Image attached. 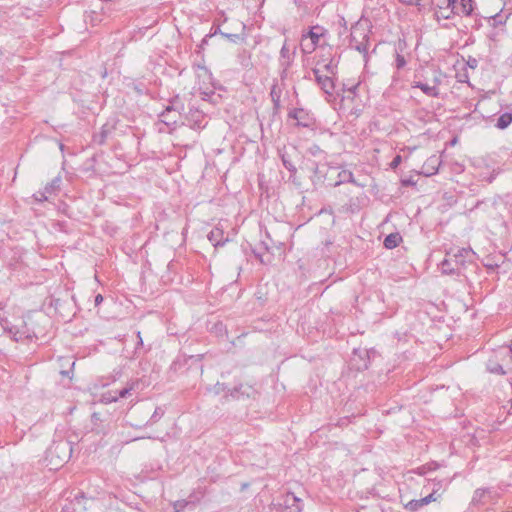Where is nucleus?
Wrapping results in <instances>:
<instances>
[{"mask_svg": "<svg viewBox=\"0 0 512 512\" xmlns=\"http://www.w3.org/2000/svg\"><path fill=\"white\" fill-rule=\"evenodd\" d=\"M371 30L372 24L367 18H360L350 29V47L361 53L366 62Z\"/></svg>", "mask_w": 512, "mask_h": 512, "instance_id": "1", "label": "nucleus"}, {"mask_svg": "<svg viewBox=\"0 0 512 512\" xmlns=\"http://www.w3.org/2000/svg\"><path fill=\"white\" fill-rule=\"evenodd\" d=\"M473 251L466 248H458L455 251L447 252L445 259L440 263L443 274H460L461 268L465 267L468 261H471Z\"/></svg>", "mask_w": 512, "mask_h": 512, "instance_id": "2", "label": "nucleus"}, {"mask_svg": "<svg viewBox=\"0 0 512 512\" xmlns=\"http://www.w3.org/2000/svg\"><path fill=\"white\" fill-rule=\"evenodd\" d=\"M184 110V104L175 96L170 100V104L160 113L161 122L171 130L175 129L181 118V112Z\"/></svg>", "mask_w": 512, "mask_h": 512, "instance_id": "3", "label": "nucleus"}, {"mask_svg": "<svg viewBox=\"0 0 512 512\" xmlns=\"http://www.w3.org/2000/svg\"><path fill=\"white\" fill-rule=\"evenodd\" d=\"M499 498V492L493 487L477 488L473 493L471 505L482 507L486 504H495Z\"/></svg>", "mask_w": 512, "mask_h": 512, "instance_id": "4", "label": "nucleus"}, {"mask_svg": "<svg viewBox=\"0 0 512 512\" xmlns=\"http://www.w3.org/2000/svg\"><path fill=\"white\" fill-rule=\"evenodd\" d=\"M431 83L432 84H430L428 81L415 80L413 81L412 87L419 88L425 95L429 97H439V85L441 84L440 73L434 71Z\"/></svg>", "mask_w": 512, "mask_h": 512, "instance_id": "5", "label": "nucleus"}, {"mask_svg": "<svg viewBox=\"0 0 512 512\" xmlns=\"http://www.w3.org/2000/svg\"><path fill=\"white\" fill-rule=\"evenodd\" d=\"M288 118L296 120V125L311 128L316 124L313 114L304 108H294L288 112Z\"/></svg>", "mask_w": 512, "mask_h": 512, "instance_id": "6", "label": "nucleus"}, {"mask_svg": "<svg viewBox=\"0 0 512 512\" xmlns=\"http://www.w3.org/2000/svg\"><path fill=\"white\" fill-rule=\"evenodd\" d=\"M50 455H56L60 462H66L71 457L72 454V447L70 445V442L66 440H61L58 442H55L49 449Z\"/></svg>", "mask_w": 512, "mask_h": 512, "instance_id": "7", "label": "nucleus"}, {"mask_svg": "<svg viewBox=\"0 0 512 512\" xmlns=\"http://www.w3.org/2000/svg\"><path fill=\"white\" fill-rule=\"evenodd\" d=\"M294 59V52H290L286 41L284 42L283 46L280 50V57H279V66L281 68L280 71V77L281 80H284L287 77L288 70L291 67V64Z\"/></svg>", "mask_w": 512, "mask_h": 512, "instance_id": "8", "label": "nucleus"}, {"mask_svg": "<svg viewBox=\"0 0 512 512\" xmlns=\"http://www.w3.org/2000/svg\"><path fill=\"white\" fill-rule=\"evenodd\" d=\"M312 72L315 76L317 84L324 91V93L327 95H333L335 84L332 77L329 75H322L318 68H314Z\"/></svg>", "mask_w": 512, "mask_h": 512, "instance_id": "9", "label": "nucleus"}, {"mask_svg": "<svg viewBox=\"0 0 512 512\" xmlns=\"http://www.w3.org/2000/svg\"><path fill=\"white\" fill-rule=\"evenodd\" d=\"M492 356L504 366L512 365V344L499 346L493 351Z\"/></svg>", "mask_w": 512, "mask_h": 512, "instance_id": "10", "label": "nucleus"}, {"mask_svg": "<svg viewBox=\"0 0 512 512\" xmlns=\"http://www.w3.org/2000/svg\"><path fill=\"white\" fill-rule=\"evenodd\" d=\"M323 28L320 26H314L308 32V37L311 39V44H302L303 51L306 53H311L317 47L320 38L323 36Z\"/></svg>", "mask_w": 512, "mask_h": 512, "instance_id": "11", "label": "nucleus"}, {"mask_svg": "<svg viewBox=\"0 0 512 512\" xmlns=\"http://www.w3.org/2000/svg\"><path fill=\"white\" fill-rule=\"evenodd\" d=\"M186 120L189 123V126L193 129H200L205 126L204 115L198 109H190L188 115L186 116Z\"/></svg>", "mask_w": 512, "mask_h": 512, "instance_id": "12", "label": "nucleus"}, {"mask_svg": "<svg viewBox=\"0 0 512 512\" xmlns=\"http://www.w3.org/2000/svg\"><path fill=\"white\" fill-rule=\"evenodd\" d=\"M266 236H267V239L268 240H261L260 244H259V248L258 250H253V253L255 255V257L257 259H259V261L262 263V264H266L268 262H270V259H265L264 258V254L260 251V250H264L266 252H270L271 248L273 247L274 245V242L272 241V239L270 238V235L268 232H266Z\"/></svg>", "mask_w": 512, "mask_h": 512, "instance_id": "13", "label": "nucleus"}, {"mask_svg": "<svg viewBox=\"0 0 512 512\" xmlns=\"http://www.w3.org/2000/svg\"><path fill=\"white\" fill-rule=\"evenodd\" d=\"M284 504L292 512H301L303 510V501L294 493L288 492L285 495Z\"/></svg>", "mask_w": 512, "mask_h": 512, "instance_id": "14", "label": "nucleus"}, {"mask_svg": "<svg viewBox=\"0 0 512 512\" xmlns=\"http://www.w3.org/2000/svg\"><path fill=\"white\" fill-rule=\"evenodd\" d=\"M281 95H282V88L280 87L277 80H274V83L270 90V97L271 101L273 103L274 110H279L281 107Z\"/></svg>", "mask_w": 512, "mask_h": 512, "instance_id": "15", "label": "nucleus"}, {"mask_svg": "<svg viewBox=\"0 0 512 512\" xmlns=\"http://www.w3.org/2000/svg\"><path fill=\"white\" fill-rule=\"evenodd\" d=\"M208 240L213 244V246L215 247H218V246H223L226 241L228 240L227 238H224V232L222 229L220 228H214L212 229L209 234H208Z\"/></svg>", "mask_w": 512, "mask_h": 512, "instance_id": "16", "label": "nucleus"}, {"mask_svg": "<svg viewBox=\"0 0 512 512\" xmlns=\"http://www.w3.org/2000/svg\"><path fill=\"white\" fill-rule=\"evenodd\" d=\"M504 365L500 363L496 358H494L492 355L488 359L486 363L487 370L496 375H504L506 374V371L504 370Z\"/></svg>", "mask_w": 512, "mask_h": 512, "instance_id": "17", "label": "nucleus"}, {"mask_svg": "<svg viewBox=\"0 0 512 512\" xmlns=\"http://www.w3.org/2000/svg\"><path fill=\"white\" fill-rule=\"evenodd\" d=\"M252 392H253V388L251 386L240 384L231 390L230 395L233 398H239L240 396L249 397Z\"/></svg>", "mask_w": 512, "mask_h": 512, "instance_id": "18", "label": "nucleus"}, {"mask_svg": "<svg viewBox=\"0 0 512 512\" xmlns=\"http://www.w3.org/2000/svg\"><path fill=\"white\" fill-rule=\"evenodd\" d=\"M111 129L112 128L108 125H103L100 132L93 135V142L98 145H103L106 142L108 135L111 133Z\"/></svg>", "mask_w": 512, "mask_h": 512, "instance_id": "19", "label": "nucleus"}, {"mask_svg": "<svg viewBox=\"0 0 512 512\" xmlns=\"http://www.w3.org/2000/svg\"><path fill=\"white\" fill-rule=\"evenodd\" d=\"M402 241V237L401 235L396 232V233H391L389 235H387L384 239V247L387 248V249H393L395 247H397L400 242Z\"/></svg>", "mask_w": 512, "mask_h": 512, "instance_id": "20", "label": "nucleus"}, {"mask_svg": "<svg viewBox=\"0 0 512 512\" xmlns=\"http://www.w3.org/2000/svg\"><path fill=\"white\" fill-rule=\"evenodd\" d=\"M512 123V112H504L497 119L495 127L504 130Z\"/></svg>", "mask_w": 512, "mask_h": 512, "instance_id": "21", "label": "nucleus"}, {"mask_svg": "<svg viewBox=\"0 0 512 512\" xmlns=\"http://www.w3.org/2000/svg\"><path fill=\"white\" fill-rule=\"evenodd\" d=\"M359 85H360V82H357V83H354L351 85L348 83H344L342 91H343V93H347V95H343L342 98L343 99L347 98V99L353 100V98L357 95V90L359 88Z\"/></svg>", "mask_w": 512, "mask_h": 512, "instance_id": "22", "label": "nucleus"}, {"mask_svg": "<svg viewBox=\"0 0 512 512\" xmlns=\"http://www.w3.org/2000/svg\"><path fill=\"white\" fill-rule=\"evenodd\" d=\"M474 0H460L457 10L465 16H470L474 10Z\"/></svg>", "mask_w": 512, "mask_h": 512, "instance_id": "23", "label": "nucleus"}, {"mask_svg": "<svg viewBox=\"0 0 512 512\" xmlns=\"http://www.w3.org/2000/svg\"><path fill=\"white\" fill-rule=\"evenodd\" d=\"M192 356H178L170 365V370L174 372H178L182 367L187 364L188 359H191Z\"/></svg>", "mask_w": 512, "mask_h": 512, "instance_id": "24", "label": "nucleus"}, {"mask_svg": "<svg viewBox=\"0 0 512 512\" xmlns=\"http://www.w3.org/2000/svg\"><path fill=\"white\" fill-rule=\"evenodd\" d=\"M508 16H504L501 13H497L495 15L487 17L488 22L492 27H498L499 25H504L507 21Z\"/></svg>", "mask_w": 512, "mask_h": 512, "instance_id": "25", "label": "nucleus"}, {"mask_svg": "<svg viewBox=\"0 0 512 512\" xmlns=\"http://www.w3.org/2000/svg\"><path fill=\"white\" fill-rule=\"evenodd\" d=\"M60 183H61V178L60 177H56L54 178L50 183H48L45 187H44V190L50 195L54 194L56 191L59 190L60 188Z\"/></svg>", "mask_w": 512, "mask_h": 512, "instance_id": "26", "label": "nucleus"}, {"mask_svg": "<svg viewBox=\"0 0 512 512\" xmlns=\"http://www.w3.org/2000/svg\"><path fill=\"white\" fill-rule=\"evenodd\" d=\"M456 14H459V11H453V10L447 9L446 7L442 10L439 9V11L435 12V16L438 20L441 18L448 20V19H451Z\"/></svg>", "mask_w": 512, "mask_h": 512, "instance_id": "27", "label": "nucleus"}, {"mask_svg": "<svg viewBox=\"0 0 512 512\" xmlns=\"http://www.w3.org/2000/svg\"><path fill=\"white\" fill-rule=\"evenodd\" d=\"M281 160L284 167L290 172V178L293 177L297 173V168L292 163V161L287 157L286 154L281 155Z\"/></svg>", "mask_w": 512, "mask_h": 512, "instance_id": "28", "label": "nucleus"}, {"mask_svg": "<svg viewBox=\"0 0 512 512\" xmlns=\"http://www.w3.org/2000/svg\"><path fill=\"white\" fill-rule=\"evenodd\" d=\"M423 507L421 499H413L404 505V508L410 512H416Z\"/></svg>", "mask_w": 512, "mask_h": 512, "instance_id": "29", "label": "nucleus"}, {"mask_svg": "<svg viewBox=\"0 0 512 512\" xmlns=\"http://www.w3.org/2000/svg\"><path fill=\"white\" fill-rule=\"evenodd\" d=\"M502 261H497L493 256H487L484 262V266L489 270H495L500 267Z\"/></svg>", "mask_w": 512, "mask_h": 512, "instance_id": "30", "label": "nucleus"}, {"mask_svg": "<svg viewBox=\"0 0 512 512\" xmlns=\"http://www.w3.org/2000/svg\"><path fill=\"white\" fill-rule=\"evenodd\" d=\"M339 177H340V181L336 182V186L339 185L340 183L342 182H352V183H355V180H354V177H353V173L350 172V171H342L339 173Z\"/></svg>", "mask_w": 512, "mask_h": 512, "instance_id": "31", "label": "nucleus"}, {"mask_svg": "<svg viewBox=\"0 0 512 512\" xmlns=\"http://www.w3.org/2000/svg\"><path fill=\"white\" fill-rule=\"evenodd\" d=\"M5 330L8 331L9 334L12 335L13 339L15 341H20L24 338H26L27 336L25 335V332H20L18 329H16L15 327H10L9 329L5 327Z\"/></svg>", "mask_w": 512, "mask_h": 512, "instance_id": "32", "label": "nucleus"}, {"mask_svg": "<svg viewBox=\"0 0 512 512\" xmlns=\"http://www.w3.org/2000/svg\"><path fill=\"white\" fill-rule=\"evenodd\" d=\"M437 466H438L437 463L431 462V463L425 464L421 467H418L415 472L419 475H424L427 473V471L435 470L437 468Z\"/></svg>", "mask_w": 512, "mask_h": 512, "instance_id": "33", "label": "nucleus"}, {"mask_svg": "<svg viewBox=\"0 0 512 512\" xmlns=\"http://www.w3.org/2000/svg\"><path fill=\"white\" fill-rule=\"evenodd\" d=\"M438 163V158L433 156L429 158L425 165H431V171L426 172V175H434L438 172V168L435 166Z\"/></svg>", "mask_w": 512, "mask_h": 512, "instance_id": "34", "label": "nucleus"}, {"mask_svg": "<svg viewBox=\"0 0 512 512\" xmlns=\"http://www.w3.org/2000/svg\"><path fill=\"white\" fill-rule=\"evenodd\" d=\"M324 70L327 72V75L334 76L337 73V63L331 59L329 63L324 65Z\"/></svg>", "mask_w": 512, "mask_h": 512, "instance_id": "35", "label": "nucleus"}, {"mask_svg": "<svg viewBox=\"0 0 512 512\" xmlns=\"http://www.w3.org/2000/svg\"><path fill=\"white\" fill-rule=\"evenodd\" d=\"M163 415H164V411L160 407H157L155 409L154 413L152 414L151 418L147 422V424L156 423Z\"/></svg>", "mask_w": 512, "mask_h": 512, "instance_id": "36", "label": "nucleus"}, {"mask_svg": "<svg viewBox=\"0 0 512 512\" xmlns=\"http://www.w3.org/2000/svg\"><path fill=\"white\" fill-rule=\"evenodd\" d=\"M118 399V393H115V390L109 391L103 395V400L107 403L116 402Z\"/></svg>", "mask_w": 512, "mask_h": 512, "instance_id": "37", "label": "nucleus"}, {"mask_svg": "<svg viewBox=\"0 0 512 512\" xmlns=\"http://www.w3.org/2000/svg\"><path fill=\"white\" fill-rule=\"evenodd\" d=\"M33 197L35 198L36 201L38 202H44V201H47L48 198H49V194L43 189L41 191H37Z\"/></svg>", "mask_w": 512, "mask_h": 512, "instance_id": "38", "label": "nucleus"}, {"mask_svg": "<svg viewBox=\"0 0 512 512\" xmlns=\"http://www.w3.org/2000/svg\"><path fill=\"white\" fill-rule=\"evenodd\" d=\"M406 65V60L403 55L396 53L395 66L398 70L402 69Z\"/></svg>", "mask_w": 512, "mask_h": 512, "instance_id": "39", "label": "nucleus"}, {"mask_svg": "<svg viewBox=\"0 0 512 512\" xmlns=\"http://www.w3.org/2000/svg\"><path fill=\"white\" fill-rule=\"evenodd\" d=\"M132 389H133V386L124 387L122 389L115 390V393H118L119 399L120 398H125V397H127L130 394Z\"/></svg>", "mask_w": 512, "mask_h": 512, "instance_id": "40", "label": "nucleus"}, {"mask_svg": "<svg viewBox=\"0 0 512 512\" xmlns=\"http://www.w3.org/2000/svg\"><path fill=\"white\" fill-rule=\"evenodd\" d=\"M434 495H435V491H433L432 493H430L426 497L421 498V501L423 502V505L426 506L429 503H431L433 501H436V498L434 497Z\"/></svg>", "mask_w": 512, "mask_h": 512, "instance_id": "41", "label": "nucleus"}, {"mask_svg": "<svg viewBox=\"0 0 512 512\" xmlns=\"http://www.w3.org/2000/svg\"><path fill=\"white\" fill-rule=\"evenodd\" d=\"M189 503L186 500L177 501L174 504L175 512H180L183 510Z\"/></svg>", "mask_w": 512, "mask_h": 512, "instance_id": "42", "label": "nucleus"}, {"mask_svg": "<svg viewBox=\"0 0 512 512\" xmlns=\"http://www.w3.org/2000/svg\"><path fill=\"white\" fill-rule=\"evenodd\" d=\"M457 1L458 0H444V2L446 3V8L453 11H456L458 9Z\"/></svg>", "mask_w": 512, "mask_h": 512, "instance_id": "43", "label": "nucleus"}, {"mask_svg": "<svg viewBox=\"0 0 512 512\" xmlns=\"http://www.w3.org/2000/svg\"><path fill=\"white\" fill-rule=\"evenodd\" d=\"M402 162V157L401 155H396L393 160L391 161L390 163V167L392 169H396Z\"/></svg>", "mask_w": 512, "mask_h": 512, "instance_id": "44", "label": "nucleus"}, {"mask_svg": "<svg viewBox=\"0 0 512 512\" xmlns=\"http://www.w3.org/2000/svg\"><path fill=\"white\" fill-rule=\"evenodd\" d=\"M221 35L223 37L227 38L228 40L232 41V42H236L239 39V35L238 34L221 33Z\"/></svg>", "mask_w": 512, "mask_h": 512, "instance_id": "45", "label": "nucleus"}, {"mask_svg": "<svg viewBox=\"0 0 512 512\" xmlns=\"http://www.w3.org/2000/svg\"><path fill=\"white\" fill-rule=\"evenodd\" d=\"M137 338H138V341H137V345H136V348H135V353H139V350L140 348L143 347V340H142V337H141V332L138 331L137 332Z\"/></svg>", "mask_w": 512, "mask_h": 512, "instance_id": "46", "label": "nucleus"}, {"mask_svg": "<svg viewBox=\"0 0 512 512\" xmlns=\"http://www.w3.org/2000/svg\"><path fill=\"white\" fill-rule=\"evenodd\" d=\"M497 174L498 172L494 170L492 173H490L487 177H484L483 179L488 183H492L495 180Z\"/></svg>", "mask_w": 512, "mask_h": 512, "instance_id": "47", "label": "nucleus"}, {"mask_svg": "<svg viewBox=\"0 0 512 512\" xmlns=\"http://www.w3.org/2000/svg\"><path fill=\"white\" fill-rule=\"evenodd\" d=\"M310 152H311V154H313V155H317L318 153H322L323 151L320 149V147H319V146L314 145V146H312V147L310 148Z\"/></svg>", "mask_w": 512, "mask_h": 512, "instance_id": "48", "label": "nucleus"}, {"mask_svg": "<svg viewBox=\"0 0 512 512\" xmlns=\"http://www.w3.org/2000/svg\"><path fill=\"white\" fill-rule=\"evenodd\" d=\"M103 300H104L103 296L101 294H97L94 299L95 306L100 305L103 302Z\"/></svg>", "mask_w": 512, "mask_h": 512, "instance_id": "49", "label": "nucleus"}, {"mask_svg": "<svg viewBox=\"0 0 512 512\" xmlns=\"http://www.w3.org/2000/svg\"><path fill=\"white\" fill-rule=\"evenodd\" d=\"M221 33H223V32L219 28H216L214 31H211L209 34H207V37L211 38L217 34L221 35Z\"/></svg>", "mask_w": 512, "mask_h": 512, "instance_id": "50", "label": "nucleus"}, {"mask_svg": "<svg viewBox=\"0 0 512 512\" xmlns=\"http://www.w3.org/2000/svg\"><path fill=\"white\" fill-rule=\"evenodd\" d=\"M209 38H210V37H207V35H206V36L202 39V41H201V43H200V45H199V48L203 49V48L205 47V45H207V44H208V39H209Z\"/></svg>", "mask_w": 512, "mask_h": 512, "instance_id": "51", "label": "nucleus"}, {"mask_svg": "<svg viewBox=\"0 0 512 512\" xmlns=\"http://www.w3.org/2000/svg\"><path fill=\"white\" fill-rule=\"evenodd\" d=\"M401 183H402V185H403V186H410V185H414V182H413V180H411V179H403V180L401 181Z\"/></svg>", "mask_w": 512, "mask_h": 512, "instance_id": "52", "label": "nucleus"}, {"mask_svg": "<svg viewBox=\"0 0 512 512\" xmlns=\"http://www.w3.org/2000/svg\"><path fill=\"white\" fill-rule=\"evenodd\" d=\"M368 368V362L364 361V363L362 365H359L357 367L358 370L360 369H367Z\"/></svg>", "mask_w": 512, "mask_h": 512, "instance_id": "53", "label": "nucleus"}, {"mask_svg": "<svg viewBox=\"0 0 512 512\" xmlns=\"http://www.w3.org/2000/svg\"><path fill=\"white\" fill-rule=\"evenodd\" d=\"M99 416H100V414H99V413H96V412H95V413H93V414H92V420H93V421H97V420H99V419H100V418H99Z\"/></svg>", "mask_w": 512, "mask_h": 512, "instance_id": "54", "label": "nucleus"}, {"mask_svg": "<svg viewBox=\"0 0 512 512\" xmlns=\"http://www.w3.org/2000/svg\"><path fill=\"white\" fill-rule=\"evenodd\" d=\"M446 7V3L444 2V0L441 2V4H438V8L439 9H444Z\"/></svg>", "mask_w": 512, "mask_h": 512, "instance_id": "55", "label": "nucleus"}, {"mask_svg": "<svg viewBox=\"0 0 512 512\" xmlns=\"http://www.w3.org/2000/svg\"><path fill=\"white\" fill-rule=\"evenodd\" d=\"M313 170L315 173L318 171V165L316 163H313Z\"/></svg>", "mask_w": 512, "mask_h": 512, "instance_id": "56", "label": "nucleus"}, {"mask_svg": "<svg viewBox=\"0 0 512 512\" xmlns=\"http://www.w3.org/2000/svg\"><path fill=\"white\" fill-rule=\"evenodd\" d=\"M343 26L346 28V21L345 18H342Z\"/></svg>", "mask_w": 512, "mask_h": 512, "instance_id": "57", "label": "nucleus"}]
</instances>
